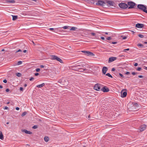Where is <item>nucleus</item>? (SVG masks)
Wrapping results in <instances>:
<instances>
[{
    "label": "nucleus",
    "mask_w": 147,
    "mask_h": 147,
    "mask_svg": "<svg viewBox=\"0 0 147 147\" xmlns=\"http://www.w3.org/2000/svg\"><path fill=\"white\" fill-rule=\"evenodd\" d=\"M136 27L139 28H142L144 26V25L143 24H136Z\"/></svg>",
    "instance_id": "obj_13"
},
{
    "label": "nucleus",
    "mask_w": 147,
    "mask_h": 147,
    "mask_svg": "<svg viewBox=\"0 0 147 147\" xmlns=\"http://www.w3.org/2000/svg\"><path fill=\"white\" fill-rule=\"evenodd\" d=\"M5 51V50L4 49H2V50H1V51Z\"/></svg>",
    "instance_id": "obj_60"
},
{
    "label": "nucleus",
    "mask_w": 147,
    "mask_h": 147,
    "mask_svg": "<svg viewBox=\"0 0 147 147\" xmlns=\"http://www.w3.org/2000/svg\"><path fill=\"white\" fill-rule=\"evenodd\" d=\"M138 45V46H140V47L142 46H143L141 44H139Z\"/></svg>",
    "instance_id": "obj_53"
},
{
    "label": "nucleus",
    "mask_w": 147,
    "mask_h": 147,
    "mask_svg": "<svg viewBox=\"0 0 147 147\" xmlns=\"http://www.w3.org/2000/svg\"><path fill=\"white\" fill-rule=\"evenodd\" d=\"M80 66H82V67L83 66L82 65L81 66L80 65H77L75 67L77 69H80L79 67Z\"/></svg>",
    "instance_id": "obj_27"
},
{
    "label": "nucleus",
    "mask_w": 147,
    "mask_h": 147,
    "mask_svg": "<svg viewBox=\"0 0 147 147\" xmlns=\"http://www.w3.org/2000/svg\"><path fill=\"white\" fill-rule=\"evenodd\" d=\"M111 43L113 44H115L117 43V42H112Z\"/></svg>",
    "instance_id": "obj_44"
},
{
    "label": "nucleus",
    "mask_w": 147,
    "mask_h": 147,
    "mask_svg": "<svg viewBox=\"0 0 147 147\" xmlns=\"http://www.w3.org/2000/svg\"><path fill=\"white\" fill-rule=\"evenodd\" d=\"M101 90L102 91L104 92H108L109 91V89L108 88L105 86L103 87L101 89Z\"/></svg>",
    "instance_id": "obj_11"
},
{
    "label": "nucleus",
    "mask_w": 147,
    "mask_h": 147,
    "mask_svg": "<svg viewBox=\"0 0 147 147\" xmlns=\"http://www.w3.org/2000/svg\"><path fill=\"white\" fill-rule=\"evenodd\" d=\"M101 85L99 84H96L94 86V89L97 91H99L101 89Z\"/></svg>",
    "instance_id": "obj_5"
},
{
    "label": "nucleus",
    "mask_w": 147,
    "mask_h": 147,
    "mask_svg": "<svg viewBox=\"0 0 147 147\" xmlns=\"http://www.w3.org/2000/svg\"><path fill=\"white\" fill-rule=\"evenodd\" d=\"M70 27V26H65L62 27V28L64 29H66Z\"/></svg>",
    "instance_id": "obj_23"
},
{
    "label": "nucleus",
    "mask_w": 147,
    "mask_h": 147,
    "mask_svg": "<svg viewBox=\"0 0 147 147\" xmlns=\"http://www.w3.org/2000/svg\"><path fill=\"white\" fill-rule=\"evenodd\" d=\"M8 109V107H5L4 108V110L7 109Z\"/></svg>",
    "instance_id": "obj_47"
},
{
    "label": "nucleus",
    "mask_w": 147,
    "mask_h": 147,
    "mask_svg": "<svg viewBox=\"0 0 147 147\" xmlns=\"http://www.w3.org/2000/svg\"><path fill=\"white\" fill-rule=\"evenodd\" d=\"M32 0L34 1H36V0Z\"/></svg>",
    "instance_id": "obj_64"
},
{
    "label": "nucleus",
    "mask_w": 147,
    "mask_h": 147,
    "mask_svg": "<svg viewBox=\"0 0 147 147\" xmlns=\"http://www.w3.org/2000/svg\"><path fill=\"white\" fill-rule=\"evenodd\" d=\"M3 82L4 83H6L7 82V81L5 79V80H3Z\"/></svg>",
    "instance_id": "obj_36"
},
{
    "label": "nucleus",
    "mask_w": 147,
    "mask_h": 147,
    "mask_svg": "<svg viewBox=\"0 0 147 147\" xmlns=\"http://www.w3.org/2000/svg\"><path fill=\"white\" fill-rule=\"evenodd\" d=\"M144 69H145L147 70V67H145V68Z\"/></svg>",
    "instance_id": "obj_61"
},
{
    "label": "nucleus",
    "mask_w": 147,
    "mask_h": 147,
    "mask_svg": "<svg viewBox=\"0 0 147 147\" xmlns=\"http://www.w3.org/2000/svg\"><path fill=\"white\" fill-rule=\"evenodd\" d=\"M45 85V84L44 83H43L41 84H39L37 85L36 86V87L39 88H40L42 87Z\"/></svg>",
    "instance_id": "obj_17"
},
{
    "label": "nucleus",
    "mask_w": 147,
    "mask_h": 147,
    "mask_svg": "<svg viewBox=\"0 0 147 147\" xmlns=\"http://www.w3.org/2000/svg\"><path fill=\"white\" fill-rule=\"evenodd\" d=\"M3 88V86L1 85H0V88Z\"/></svg>",
    "instance_id": "obj_59"
},
{
    "label": "nucleus",
    "mask_w": 147,
    "mask_h": 147,
    "mask_svg": "<svg viewBox=\"0 0 147 147\" xmlns=\"http://www.w3.org/2000/svg\"><path fill=\"white\" fill-rule=\"evenodd\" d=\"M21 51H22V50L21 49H19L18 50V51H16L15 53H17L18 52H21Z\"/></svg>",
    "instance_id": "obj_32"
},
{
    "label": "nucleus",
    "mask_w": 147,
    "mask_h": 147,
    "mask_svg": "<svg viewBox=\"0 0 147 147\" xmlns=\"http://www.w3.org/2000/svg\"><path fill=\"white\" fill-rule=\"evenodd\" d=\"M34 79V78L33 77H31V78H30V81H32V80H33V79Z\"/></svg>",
    "instance_id": "obj_41"
},
{
    "label": "nucleus",
    "mask_w": 147,
    "mask_h": 147,
    "mask_svg": "<svg viewBox=\"0 0 147 147\" xmlns=\"http://www.w3.org/2000/svg\"><path fill=\"white\" fill-rule=\"evenodd\" d=\"M22 62L21 61H19L18 62V63H15L13 65L14 66H15L16 65H20L21 64H22Z\"/></svg>",
    "instance_id": "obj_16"
},
{
    "label": "nucleus",
    "mask_w": 147,
    "mask_h": 147,
    "mask_svg": "<svg viewBox=\"0 0 147 147\" xmlns=\"http://www.w3.org/2000/svg\"><path fill=\"white\" fill-rule=\"evenodd\" d=\"M119 6L121 8L125 9L128 7V5L125 3H122L119 4Z\"/></svg>",
    "instance_id": "obj_6"
},
{
    "label": "nucleus",
    "mask_w": 147,
    "mask_h": 147,
    "mask_svg": "<svg viewBox=\"0 0 147 147\" xmlns=\"http://www.w3.org/2000/svg\"><path fill=\"white\" fill-rule=\"evenodd\" d=\"M26 112H23L21 115L23 117L25 115H26Z\"/></svg>",
    "instance_id": "obj_26"
},
{
    "label": "nucleus",
    "mask_w": 147,
    "mask_h": 147,
    "mask_svg": "<svg viewBox=\"0 0 147 147\" xmlns=\"http://www.w3.org/2000/svg\"><path fill=\"white\" fill-rule=\"evenodd\" d=\"M121 96L122 97L124 98L126 96L127 93L126 92H124L123 90L121 91Z\"/></svg>",
    "instance_id": "obj_8"
},
{
    "label": "nucleus",
    "mask_w": 147,
    "mask_h": 147,
    "mask_svg": "<svg viewBox=\"0 0 147 147\" xmlns=\"http://www.w3.org/2000/svg\"><path fill=\"white\" fill-rule=\"evenodd\" d=\"M90 34L92 35L93 36H95L96 35L95 33L94 32L91 33H90Z\"/></svg>",
    "instance_id": "obj_31"
},
{
    "label": "nucleus",
    "mask_w": 147,
    "mask_h": 147,
    "mask_svg": "<svg viewBox=\"0 0 147 147\" xmlns=\"http://www.w3.org/2000/svg\"><path fill=\"white\" fill-rule=\"evenodd\" d=\"M19 109H20L19 108V107H17L16 108V109L17 110H19Z\"/></svg>",
    "instance_id": "obj_52"
},
{
    "label": "nucleus",
    "mask_w": 147,
    "mask_h": 147,
    "mask_svg": "<svg viewBox=\"0 0 147 147\" xmlns=\"http://www.w3.org/2000/svg\"><path fill=\"white\" fill-rule=\"evenodd\" d=\"M39 75V74L38 73H36L35 74V75L36 76H37Z\"/></svg>",
    "instance_id": "obj_50"
},
{
    "label": "nucleus",
    "mask_w": 147,
    "mask_h": 147,
    "mask_svg": "<svg viewBox=\"0 0 147 147\" xmlns=\"http://www.w3.org/2000/svg\"><path fill=\"white\" fill-rule=\"evenodd\" d=\"M44 66L43 65H40V67L41 68H44Z\"/></svg>",
    "instance_id": "obj_48"
},
{
    "label": "nucleus",
    "mask_w": 147,
    "mask_h": 147,
    "mask_svg": "<svg viewBox=\"0 0 147 147\" xmlns=\"http://www.w3.org/2000/svg\"><path fill=\"white\" fill-rule=\"evenodd\" d=\"M138 36L140 37L141 38L144 37V36L143 35H142V34H139L138 35Z\"/></svg>",
    "instance_id": "obj_29"
},
{
    "label": "nucleus",
    "mask_w": 147,
    "mask_h": 147,
    "mask_svg": "<svg viewBox=\"0 0 147 147\" xmlns=\"http://www.w3.org/2000/svg\"><path fill=\"white\" fill-rule=\"evenodd\" d=\"M127 37L126 36H124L122 38L123 40L126 39L127 38Z\"/></svg>",
    "instance_id": "obj_37"
},
{
    "label": "nucleus",
    "mask_w": 147,
    "mask_h": 147,
    "mask_svg": "<svg viewBox=\"0 0 147 147\" xmlns=\"http://www.w3.org/2000/svg\"><path fill=\"white\" fill-rule=\"evenodd\" d=\"M16 75L18 77H20L21 76L22 74L20 73H16Z\"/></svg>",
    "instance_id": "obj_24"
},
{
    "label": "nucleus",
    "mask_w": 147,
    "mask_h": 147,
    "mask_svg": "<svg viewBox=\"0 0 147 147\" xmlns=\"http://www.w3.org/2000/svg\"><path fill=\"white\" fill-rule=\"evenodd\" d=\"M44 139L45 141L46 142H48L49 141V138L48 137L46 136L44 138Z\"/></svg>",
    "instance_id": "obj_19"
},
{
    "label": "nucleus",
    "mask_w": 147,
    "mask_h": 147,
    "mask_svg": "<svg viewBox=\"0 0 147 147\" xmlns=\"http://www.w3.org/2000/svg\"><path fill=\"white\" fill-rule=\"evenodd\" d=\"M22 132H24L26 134H32V132L29 131L27 130L26 129H22Z\"/></svg>",
    "instance_id": "obj_12"
},
{
    "label": "nucleus",
    "mask_w": 147,
    "mask_h": 147,
    "mask_svg": "<svg viewBox=\"0 0 147 147\" xmlns=\"http://www.w3.org/2000/svg\"><path fill=\"white\" fill-rule=\"evenodd\" d=\"M111 37H107V40H111Z\"/></svg>",
    "instance_id": "obj_33"
},
{
    "label": "nucleus",
    "mask_w": 147,
    "mask_h": 147,
    "mask_svg": "<svg viewBox=\"0 0 147 147\" xmlns=\"http://www.w3.org/2000/svg\"><path fill=\"white\" fill-rule=\"evenodd\" d=\"M82 69V70L83 71L81 70L80 71H81V72H82V71H84V70H85V69Z\"/></svg>",
    "instance_id": "obj_56"
},
{
    "label": "nucleus",
    "mask_w": 147,
    "mask_h": 147,
    "mask_svg": "<svg viewBox=\"0 0 147 147\" xmlns=\"http://www.w3.org/2000/svg\"><path fill=\"white\" fill-rule=\"evenodd\" d=\"M137 7L139 9L147 13V10H146V8L145 5L142 4H138Z\"/></svg>",
    "instance_id": "obj_1"
},
{
    "label": "nucleus",
    "mask_w": 147,
    "mask_h": 147,
    "mask_svg": "<svg viewBox=\"0 0 147 147\" xmlns=\"http://www.w3.org/2000/svg\"><path fill=\"white\" fill-rule=\"evenodd\" d=\"M146 127V125H143L141 126L140 127V130L141 131H143L145 130Z\"/></svg>",
    "instance_id": "obj_9"
},
{
    "label": "nucleus",
    "mask_w": 147,
    "mask_h": 147,
    "mask_svg": "<svg viewBox=\"0 0 147 147\" xmlns=\"http://www.w3.org/2000/svg\"><path fill=\"white\" fill-rule=\"evenodd\" d=\"M0 139L1 140H3L4 139L3 136L1 131L0 132Z\"/></svg>",
    "instance_id": "obj_18"
},
{
    "label": "nucleus",
    "mask_w": 147,
    "mask_h": 147,
    "mask_svg": "<svg viewBox=\"0 0 147 147\" xmlns=\"http://www.w3.org/2000/svg\"><path fill=\"white\" fill-rule=\"evenodd\" d=\"M119 75H120V76H121V77H123V75L122 74H121V73H120L119 74Z\"/></svg>",
    "instance_id": "obj_43"
},
{
    "label": "nucleus",
    "mask_w": 147,
    "mask_h": 147,
    "mask_svg": "<svg viewBox=\"0 0 147 147\" xmlns=\"http://www.w3.org/2000/svg\"><path fill=\"white\" fill-rule=\"evenodd\" d=\"M77 28L74 27H73L71 28L70 29V30H76V29H77Z\"/></svg>",
    "instance_id": "obj_22"
},
{
    "label": "nucleus",
    "mask_w": 147,
    "mask_h": 147,
    "mask_svg": "<svg viewBox=\"0 0 147 147\" xmlns=\"http://www.w3.org/2000/svg\"><path fill=\"white\" fill-rule=\"evenodd\" d=\"M106 76H107L110 78H113L112 76L109 73H108L107 74H106Z\"/></svg>",
    "instance_id": "obj_25"
},
{
    "label": "nucleus",
    "mask_w": 147,
    "mask_h": 147,
    "mask_svg": "<svg viewBox=\"0 0 147 147\" xmlns=\"http://www.w3.org/2000/svg\"><path fill=\"white\" fill-rule=\"evenodd\" d=\"M13 18L12 20H16V19H17L18 17L17 16H12Z\"/></svg>",
    "instance_id": "obj_20"
},
{
    "label": "nucleus",
    "mask_w": 147,
    "mask_h": 147,
    "mask_svg": "<svg viewBox=\"0 0 147 147\" xmlns=\"http://www.w3.org/2000/svg\"><path fill=\"white\" fill-rule=\"evenodd\" d=\"M20 90L21 91H23V88L22 87H20Z\"/></svg>",
    "instance_id": "obj_38"
},
{
    "label": "nucleus",
    "mask_w": 147,
    "mask_h": 147,
    "mask_svg": "<svg viewBox=\"0 0 147 147\" xmlns=\"http://www.w3.org/2000/svg\"><path fill=\"white\" fill-rule=\"evenodd\" d=\"M9 102H7V104H9Z\"/></svg>",
    "instance_id": "obj_62"
},
{
    "label": "nucleus",
    "mask_w": 147,
    "mask_h": 147,
    "mask_svg": "<svg viewBox=\"0 0 147 147\" xmlns=\"http://www.w3.org/2000/svg\"><path fill=\"white\" fill-rule=\"evenodd\" d=\"M49 30H51V31H52V30H55V29L53 28H49Z\"/></svg>",
    "instance_id": "obj_34"
},
{
    "label": "nucleus",
    "mask_w": 147,
    "mask_h": 147,
    "mask_svg": "<svg viewBox=\"0 0 147 147\" xmlns=\"http://www.w3.org/2000/svg\"><path fill=\"white\" fill-rule=\"evenodd\" d=\"M138 77L139 78H142L143 77V76L141 75H139L138 76Z\"/></svg>",
    "instance_id": "obj_42"
},
{
    "label": "nucleus",
    "mask_w": 147,
    "mask_h": 147,
    "mask_svg": "<svg viewBox=\"0 0 147 147\" xmlns=\"http://www.w3.org/2000/svg\"><path fill=\"white\" fill-rule=\"evenodd\" d=\"M100 38L102 40H104L105 39V38L104 37H101Z\"/></svg>",
    "instance_id": "obj_51"
},
{
    "label": "nucleus",
    "mask_w": 147,
    "mask_h": 147,
    "mask_svg": "<svg viewBox=\"0 0 147 147\" xmlns=\"http://www.w3.org/2000/svg\"><path fill=\"white\" fill-rule=\"evenodd\" d=\"M96 4L98 5L104 6L105 3L103 1L101 0H98L97 2L96 3Z\"/></svg>",
    "instance_id": "obj_7"
},
{
    "label": "nucleus",
    "mask_w": 147,
    "mask_h": 147,
    "mask_svg": "<svg viewBox=\"0 0 147 147\" xmlns=\"http://www.w3.org/2000/svg\"><path fill=\"white\" fill-rule=\"evenodd\" d=\"M141 70V67H138L137 69V70L138 71H140Z\"/></svg>",
    "instance_id": "obj_30"
},
{
    "label": "nucleus",
    "mask_w": 147,
    "mask_h": 147,
    "mask_svg": "<svg viewBox=\"0 0 147 147\" xmlns=\"http://www.w3.org/2000/svg\"><path fill=\"white\" fill-rule=\"evenodd\" d=\"M105 34H106L108 35V33L107 32H105Z\"/></svg>",
    "instance_id": "obj_58"
},
{
    "label": "nucleus",
    "mask_w": 147,
    "mask_h": 147,
    "mask_svg": "<svg viewBox=\"0 0 147 147\" xmlns=\"http://www.w3.org/2000/svg\"><path fill=\"white\" fill-rule=\"evenodd\" d=\"M51 59L52 60H56L57 61L59 62L60 63H63V61L62 59L60 58L57 57V56L55 55H52L51 56Z\"/></svg>",
    "instance_id": "obj_2"
},
{
    "label": "nucleus",
    "mask_w": 147,
    "mask_h": 147,
    "mask_svg": "<svg viewBox=\"0 0 147 147\" xmlns=\"http://www.w3.org/2000/svg\"><path fill=\"white\" fill-rule=\"evenodd\" d=\"M7 2L14 3H15V1L13 0H7Z\"/></svg>",
    "instance_id": "obj_21"
},
{
    "label": "nucleus",
    "mask_w": 147,
    "mask_h": 147,
    "mask_svg": "<svg viewBox=\"0 0 147 147\" xmlns=\"http://www.w3.org/2000/svg\"><path fill=\"white\" fill-rule=\"evenodd\" d=\"M117 59V57H110L109 60V63H111Z\"/></svg>",
    "instance_id": "obj_10"
},
{
    "label": "nucleus",
    "mask_w": 147,
    "mask_h": 147,
    "mask_svg": "<svg viewBox=\"0 0 147 147\" xmlns=\"http://www.w3.org/2000/svg\"><path fill=\"white\" fill-rule=\"evenodd\" d=\"M27 86V84H25L24 85V87H26Z\"/></svg>",
    "instance_id": "obj_57"
},
{
    "label": "nucleus",
    "mask_w": 147,
    "mask_h": 147,
    "mask_svg": "<svg viewBox=\"0 0 147 147\" xmlns=\"http://www.w3.org/2000/svg\"><path fill=\"white\" fill-rule=\"evenodd\" d=\"M82 52L84 53L86 55L93 56H94V53L89 51H82Z\"/></svg>",
    "instance_id": "obj_3"
},
{
    "label": "nucleus",
    "mask_w": 147,
    "mask_h": 147,
    "mask_svg": "<svg viewBox=\"0 0 147 147\" xmlns=\"http://www.w3.org/2000/svg\"><path fill=\"white\" fill-rule=\"evenodd\" d=\"M9 91V89L8 88L6 89V92H8Z\"/></svg>",
    "instance_id": "obj_46"
},
{
    "label": "nucleus",
    "mask_w": 147,
    "mask_h": 147,
    "mask_svg": "<svg viewBox=\"0 0 147 147\" xmlns=\"http://www.w3.org/2000/svg\"><path fill=\"white\" fill-rule=\"evenodd\" d=\"M6 124H9V122H7L6 123Z\"/></svg>",
    "instance_id": "obj_63"
},
{
    "label": "nucleus",
    "mask_w": 147,
    "mask_h": 147,
    "mask_svg": "<svg viewBox=\"0 0 147 147\" xmlns=\"http://www.w3.org/2000/svg\"><path fill=\"white\" fill-rule=\"evenodd\" d=\"M108 70V68L106 67H103L102 71L104 74H105L107 71Z\"/></svg>",
    "instance_id": "obj_14"
},
{
    "label": "nucleus",
    "mask_w": 147,
    "mask_h": 147,
    "mask_svg": "<svg viewBox=\"0 0 147 147\" xmlns=\"http://www.w3.org/2000/svg\"><path fill=\"white\" fill-rule=\"evenodd\" d=\"M27 51L26 50H24L23 51V52L24 53H26V52Z\"/></svg>",
    "instance_id": "obj_55"
},
{
    "label": "nucleus",
    "mask_w": 147,
    "mask_h": 147,
    "mask_svg": "<svg viewBox=\"0 0 147 147\" xmlns=\"http://www.w3.org/2000/svg\"><path fill=\"white\" fill-rule=\"evenodd\" d=\"M128 6H129V9L133 8H134L136 4L133 2H129L128 3Z\"/></svg>",
    "instance_id": "obj_4"
},
{
    "label": "nucleus",
    "mask_w": 147,
    "mask_h": 147,
    "mask_svg": "<svg viewBox=\"0 0 147 147\" xmlns=\"http://www.w3.org/2000/svg\"><path fill=\"white\" fill-rule=\"evenodd\" d=\"M130 73L129 72L127 71L126 72L125 74L127 75H128Z\"/></svg>",
    "instance_id": "obj_45"
},
{
    "label": "nucleus",
    "mask_w": 147,
    "mask_h": 147,
    "mask_svg": "<svg viewBox=\"0 0 147 147\" xmlns=\"http://www.w3.org/2000/svg\"><path fill=\"white\" fill-rule=\"evenodd\" d=\"M115 70V68H113L111 69L112 71H114Z\"/></svg>",
    "instance_id": "obj_39"
},
{
    "label": "nucleus",
    "mask_w": 147,
    "mask_h": 147,
    "mask_svg": "<svg viewBox=\"0 0 147 147\" xmlns=\"http://www.w3.org/2000/svg\"><path fill=\"white\" fill-rule=\"evenodd\" d=\"M137 73H136V72H132V75H136Z\"/></svg>",
    "instance_id": "obj_40"
},
{
    "label": "nucleus",
    "mask_w": 147,
    "mask_h": 147,
    "mask_svg": "<svg viewBox=\"0 0 147 147\" xmlns=\"http://www.w3.org/2000/svg\"><path fill=\"white\" fill-rule=\"evenodd\" d=\"M32 128L33 129H36V128H38V126L37 125H34L32 127Z\"/></svg>",
    "instance_id": "obj_28"
},
{
    "label": "nucleus",
    "mask_w": 147,
    "mask_h": 147,
    "mask_svg": "<svg viewBox=\"0 0 147 147\" xmlns=\"http://www.w3.org/2000/svg\"><path fill=\"white\" fill-rule=\"evenodd\" d=\"M107 3L108 5H109V6L113 5V1H109L107 2Z\"/></svg>",
    "instance_id": "obj_15"
},
{
    "label": "nucleus",
    "mask_w": 147,
    "mask_h": 147,
    "mask_svg": "<svg viewBox=\"0 0 147 147\" xmlns=\"http://www.w3.org/2000/svg\"><path fill=\"white\" fill-rule=\"evenodd\" d=\"M36 70L37 72H39L40 70V69L39 68H37Z\"/></svg>",
    "instance_id": "obj_35"
},
{
    "label": "nucleus",
    "mask_w": 147,
    "mask_h": 147,
    "mask_svg": "<svg viewBox=\"0 0 147 147\" xmlns=\"http://www.w3.org/2000/svg\"><path fill=\"white\" fill-rule=\"evenodd\" d=\"M138 65V64L137 63H135V64H134V65L135 66H136Z\"/></svg>",
    "instance_id": "obj_49"
},
{
    "label": "nucleus",
    "mask_w": 147,
    "mask_h": 147,
    "mask_svg": "<svg viewBox=\"0 0 147 147\" xmlns=\"http://www.w3.org/2000/svg\"><path fill=\"white\" fill-rule=\"evenodd\" d=\"M129 49H124V51H129Z\"/></svg>",
    "instance_id": "obj_54"
}]
</instances>
